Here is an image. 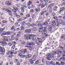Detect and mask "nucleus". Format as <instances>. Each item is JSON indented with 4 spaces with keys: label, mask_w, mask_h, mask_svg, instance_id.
I'll use <instances>...</instances> for the list:
<instances>
[{
    "label": "nucleus",
    "mask_w": 65,
    "mask_h": 65,
    "mask_svg": "<svg viewBox=\"0 0 65 65\" xmlns=\"http://www.w3.org/2000/svg\"><path fill=\"white\" fill-rule=\"evenodd\" d=\"M65 8L64 7H63L62 8H60L59 10V13H61L62 11H63L65 10Z\"/></svg>",
    "instance_id": "obj_10"
},
{
    "label": "nucleus",
    "mask_w": 65,
    "mask_h": 65,
    "mask_svg": "<svg viewBox=\"0 0 65 65\" xmlns=\"http://www.w3.org/2000/svg\"><path fill=\"white\" fill-rule=\"evenodd\" d=\"M8 44L9 46H11L12 45V43H9Z\"/></svg>",
    "instance_id": "obj_57"
},
{
    "label": "nucleus",
    "mask_w": 65,
    "mask_h": 65,
    "mask_svg": "<svg viewBox=\"0 0 65 65\" xmlns=\"http://www.w3.org/2000/svg\"><path fill=\"white\" fill-rule=\"evenodd\" d=\"M29 62H30V63H31V64H33L34 63V61H35L33 60H31V59L29 60Z\"/></svg>",
    "instance_id": "obj_27"
},
{
    "label": "nucleus",
    "mask_w": 65,
    "mask_h": 65,
    "mask_svg": "<svg viewBox=\"0 0 65 65\" xmlns=\"http://www.w3.org/2000/svg\"><path fill=\"white\" fill-rule=\"evenodd\" d=\"M43 25H47L46 26H48V24H47V23H46V22L45 23H44L42 24Z\"/></svg>",
    "instance_id": "obj_41"
},
{
    "label": "nucleus",
    "mask_w": 65,
    "mask_h": 65,
    "mask_svg": "<svg viewBox=\"0 0 65 65\" xmlns=\"http://www.w3.org/2000/svg\"><path fill=\"white\" fill-rule=\"evenodd\" d=\"M56 64L57 65H61V64L59 63V62H56Z\"/></svg>",
    "instance_id": "obj_47"
},
{
    "label": "nucleus",
    "mask_w": 65,
    "mask_h": 65,
    "mask_svg": "<svg viewBox=\"0 0 65 65\" xmlns=\"http://www.w3.org/2000/svg\"><path fill=\"white\" fill-rule=\"evenodd\" d=\"M45 5H46V4H45V5L44 4H42V5H41V8H43V7H45Z\"/></svg>",
    "instance_id": "obj_32"
},
{
    "label": "nucleus",
    "mask_w": 65,
    "mask_h": 65,
    "mask_svg": "<svg viewBox=\"0 0 65 65\" xmlns=\"http://www.w3.org/2000/svg\"><path fill=\"white\" fill-rule=\"evenodd\" d=\"M0 34H1V36H3V35H4V34H3V31H1L0 32Z\"/></svg>",
    "instance_id": "obj_42"
},
{
    "label": "nucleus",
    "mask_w": 65,
    "mask_h": 65,
    "mask_svg": "<svg viewBox=\"0 0 65 65\" xmlns=\"http://www.w3.org/2000/svg\"><path fill=\"white\" fill-rule=\"evenodd\" d=\"M15 45H14L13 46H12V48H13V49H14V48H15Z\"/></svg>",
    "instance_id": "obj_64"
},
{
    "label": "nucleus",
    "mask_w": 65,
    "mask_h": 65,
    "mask_svg": "<svg viewBox=\"0 0 65 65\" xmlns=\"http://www.w3.org/2000/svg\"><path fill=\"white\" fill-rule=\"evenodd\" d=\"M3 38L4 39H5V40H6V39H7V37L5 36H2Z\"/></svg>",
    "instance_id": "obj_33"
},
{
    "label": "nucleus",
    "mask_w": 65,
    "mask_h": 65,
    "mask_svg": "<svg viewBox=\"0 0 65 65\" xmlns=\"http://www.w3.org/2000/svg\"><path fill=\"white\" fill-rule=\"evenodd\" d=\"M65 38V35H63L61 37V39H64V38Z\"/></svg>",
    "instance_id": "obj_43"
},
{
    "label": "nucleus",
    "mask_w": 65,
    "mask_h": 65,
    "mask_svg": "<svg viewBox=\"0 0 65 65\" xmlns=\"http://www.w3.org/2000/svg\"><path fill=\"white\" fill-rule=\"evenodd\" d=\"M41 38H44V36H43L42 35H41Z\"/></svg>",
    "instance_id": "obj_63"
},
{
    "label": "nucleus",
    "mask_w": 65,
    "mask_h": 65,
    "mask_svg": "<svg viewBox=\"0 0 65 65\" xmlns=\"http://www.w3.org/2000/svg\"><path fill=\"white\" fill-rule=\"evenodd\" d=\"M47 12V11L45 10L44 11H43L42 12H41V13L40 14L41 15H43L44 13H46Z\"/></svg>",
    "instance_id": "obj_19"
},
{
    "label": "nucleus",
    "mask_w": 65,
    "mask_h": 65,
    "mask_svg": "<svg viewBox=\"0 0 65 65\" xmlns=\"http://www.w3.org/2000/svg\"><path fill=\"white\" fill-rule=\"evenodd\" d=\"M5 29V28H0V31H4Z\"/></svg>",
    "instance_id": "obj_35"
},
{
    "label": "nucleus",
    "mask_w": 65,
    "mask_h": 65,
    "mask_svg": "<svg viewBox=\"0 0 65 65\" xmlns=\"http://www.w3.org/2000/svg\"><path fill=\"white\" fill-rule=\"evenodd\" d=\"M49 14H50V13L49 12H48L45 14V15H46V16H48V15H49Z\"/></svg>",
    "instance_id": "obj_59"
},
{
    "label": "nucleus",
    "mask_w": 65,
    "mask_h": 65,
    "mask_svg": "<svg viewBox=\"0 0 65 65\" xmlns=\"http://www.w3.org/2000/svg\"><path fill=\"white\" fill-rule=\"evenodd\" d=\"M18 8L16 7H15L14 8V9L12 10L13 11H14V12H16L17 11V10H18Z\"/></svg>",
    "instance_id": "obj_15"
},
{
    "label": "nucleus",
    "mask_w": 65,
    "mask_h": 65,
    "mask_svg": "<svg viewBox=\"0 0 65 65\" xmlns=\"http://www.w3.org/2000/svg\"><path fill=\"white\" fill-rule=\"evenodd\" d=\"M30 34H27L24 35V38L26 39H31V38L30 37Z\"/></svg>",
    "instance_id": "obj_3"
},
{
    "label": "nucleus",
    "mask_w": 65,
    "mask_h": 65,
    "mask_svg": "<svg viewBox=\"0 0 65 65\" xmlns=\"http://www.w3.org/2000/svg\"><path fill=\"white\" fill-rule=\"evenodd\" d=\"M15 61H16V62H17L18 63V64H19L18 65H20V63L19 62V61H18V60H17V59H15Z\"/></svg>",
    "instance_id": "obj_46"
},
{
    "label": "nucleus",
    "mask_w": 65,
    "mask_h": 65,
    "mask_svg": "<svg viewBox=\"0 0 65 65\" xmlns=\"http://www.w3.org/2000/svg\"><path fill=\"white\" fill-rule=\"evenodd\" d=\"M27 26H28L29 27H31V24L29 23H27Z\"/></svg>",
    "instance_id": "obj_40"
},
{
    "label": "nucleus",
    "mask_w": 65,
    "mask_h": 65,
    "mask_svg": "<svg viewBox=\"0 0 65 65\" xmlns=\"http://www.w3.org/2000/svg\"><path fill=\"white\" fill-rule=\"evenodd\" d=\"M52 53L54 54V55H56L57 54V58H59L60 57H61V54L59 53V51H53Z\"/></svg>",
    "instance_id": "obj_2"
},
{
    "label": "nucleus",
    "mask_w": 65,
    "mask_h": 65,
    "mask_svg": "<svg viewBox=\"0 0 65 65\" xmlns=\"http://www.w3.org/2000/svg\"><path fill=\"white\" fill-rule=\"evenodd\" d=\"M21 44H26V43L25 42L23 41L21 42Z\"/></svg>",
    "instance_id": "obj_54"
},
{
    "label": "nucleus",
    "mask_w": 65,
    "mask_h": 65,
    "mask_svg": "<svg viewBox=\"0 0 65 65\" xmlns=\"http://www.w3.org/2000/svg\"><path fill=\"white\" fill-rule=\"evenodd\" d=\"M32 31H35V32L37 30V28L36 27H33L32 29Z\"/></svg>",
    "instance_id": "obj_20"
},
{
    "label": "nucleus",
    "mask_w": 65,
    "mask_h": 65,
    "mask_svg": "<svg viewBox=\"0 0 65 65\" xmlns=\"http://www.w3.org/2000/svg\"><path fill=\"white\" fill-rule=\"evenodd\" d=\"M31 57H32V55L30 54H29L27 56V58H30Z\"/></svg>",
    "instance_id": "obj_36"
},
{
    "label": "nucleus",
    "mask_w": 65,
    "mask_h": 65,
    "mask_svg": "<svg viewBox=\"0 0 65 65\" xmlns=\"http://www.w3.org/2000/svg\"><path fill=\"white\" fill-rule=\"evenodd\" d=\"M24 29H25V27H23V26H22L21 27V30H24Z\"/></svg>",
    "instance_id": "obj_37"
},
{
    "label": "nucleus",
    "mask_w": 65,
    "mask_h": 65,
    "mask_svg": "<svg viewBox=\"0 0 65 65\" xmlns=\"http://www.w3.org/2000/svg\"><path fill=\"white\" fill-rule=\"evenodd\" d=\"M38 62H39V61H38V60H37V61H36L35 63V64L36 65V64H38L39 63H38Z\"/></svg>",
    "instance_id": "obj_49"
},
{
    "label": "nucleus",
    "mask_w": 65,
    "mask_h": 65,
    "mask_svg": "<svg viewBox=\"0 0 65 65\" xmlns=\"http://www.w3.org/2000/svg\"><path fill=\"white\" fill-rule=\"evenodd\" d=\"M27 50L26 49L22 50L20 51V52L22 53H23V54H25L26 53H27Z\"/></svg>",
    "instance_id": "obj_9"
},
{
    "label": "nucleus",
    "mask_w": 65,
    "mask_h": 65,
    "mask_svg": "<svg viewBox=\"0 0 65 65\" xmlns=\"http://www.w3.org/2000/svg\"><path fill=\"white\" fill-rule=\"evenodd\" d=\"M2 23H7V21H6V20H3V21H2Z\"/></svg>",
    "instance_id": "obj_38"
},
{
    "label": "nucleus",
    "mask_w": 65,
    "mask_h": 65,
    "mask_svg": "<svg viewBox=\"0 0 65 65\" xmlns=\"http://www.w3.org/2000/svg\"><path fill=\"white\" fill-rule=\"evenodd\" d=\"M12 32H7L5 33V35H10L11 34H12Z\"/></svg>",
    "instance_id": "obj_21"
},
{
    "label": "nucleus",
    "mask_w": 65,
    "mask_h": 65,
    "mask_svg": "<svg viewBox=\"0 0 65 65\" xmlns=\"http://www.w3.org/2000/svg\"><path fill=\"white\" fill-rule=\"evenodd\" d=\"M32 2L31 1H29L28 2L27 4L28 6H30L31 5V4H32Z\"/></svg>",
    "instance_id": "obj_23"
},
{
    "label": "nucleus",
    "mask_w": 65,
    "mask_h": 65,
    "mask_svg": "<svg viewBox=\"0 0 65 65\" xmlns=\"http://www.w3.org/2000/svg\"><path fill=\"white\" fill-rule=\"evenodd\" d=\"M43 27H42L41 28H39L38 29V31L39 32H42L43 31Z\"/></svg>",
    "instance_id": "obj_14"
},
{
    "label": "nucleus",
    "mask_w": 65,
    "mask_h": 65,
    "mask_svg": "<svg viewBox=\"0 0 65 65\" xmlns=\"http://www.w3.org/2000/svg\"><path fill=\"white\" fill-rule=\"evenodd\" d=\"M57 8H58V7L57 6H56L54 7L53 10H54V11H57Z\"/></svg>",
    "instance_id": "obj_26"
},
{
    "label": "nucleus",
    "mask_w": 65,
    "mask_h": 65,
    "mask_svg": "<svg viewBox=\"0 0 65 65\" xmlns=\"http://www.w3.org/2000/svg\"><path fill=\"white\" fill-rule=\"evenodd\" d=\"M53 19H54L55 20H56V21H58V17H53Z\"/></svg>",
    "instance_id": "obj_31"
},
{
    "label": "nucleus",
    "mask_w": 65,
    "mask_h": 65,
    "mask_svg": "<svg viewBox=\"0 0 65 65\" xmlns=\"http://www.w3.org/2000/svg\"><path fill=\"white\" fill-rule=\"evenodd\" d=\"M26 17H30V15L29 14H27L25 15Z\"/></svg>",
    "instance_id": "obj_50"
},
{
    "label": "nucleus",
    "mask_w": 65,
    "mask_h": 65,
    "mask_svg": "<svg viewBox=\"0 0 65 65\" xmlns=\"http://www.w3.org/2000/svg\"><path fill=\"white\" fill-rule=\"evenodd\" d=\"M35 2L36 3L38 4L39 3V1L37 0H36L35 1Z\"/></svg>",
    "instance_id": "obj_48"
},
{
    "label": "nucleus",
    "mask_w": 65,
    "mask_h": 65,
    "mask_svg": "<svg viewBox=\"0 0 65 65\" xmlns=\"http://www.w3.org/2000/svg\"><path fill=\"white\" fill-rule=\"evenodd\" d=\"M15 52H16V54H17V51H15ZM13 54H15V53H14V52H12V51H11L10 52V54H11V55H13Z\"/></svg>",
    "instance_id": "obj_34"
},
{
    "label": "nucleus",
    "mask_w": 65,
    "mask_h": 65,
    "mask_svg": "<svg viewBox=\"0 0 65 65\" xmlns=\"http://www.w3.org/2000/svg\"><path fill=\"white\" fill-rule=\"evenodd\" d=\"M5 4L8 6H10L11 5V2H9L8 1H7V3H5Z\"/></svg>",
    "instance_id": "obj_16"
},
{
    "label": "nucleus",
    "mask_w": 65,
    "mask_h": 65,
    "mask_svg": "<svg viewBox=\"0 0 65 65\" xmlns=\"http://www.w3.org/2000/svg\"><path fill=\"white\" fill-rule=\"evenodd\" d=\"M0 48H1L0 49V51L2 54H5V49L3 48V47H0Z\"/></svg>",
    "instance_id": "obj_8"
},
{
    "label": "nucleus",
    "mask_w": 65,
    "mask_h": 65,
    "mask_svg": "<svg viewBox=\"0 0 65 65\" xmlns=\"http://www.w3.org/2000/svg\"><path fill=\"white\" fill-rule=\"evenodd\" d=\"M16 17L17 18H21V17H20V15H16Z\"/></svg>",
    "instance_id": "obj_45"
},
{
    "label": "nucleus",
    "mask_w": 65,
    "mask_h": 65,
    "mask_svg": "<svg viewBox=\"0 0 65 65\" xmlns=\"http://www.w3.org/2000/svg\"><path fill=\"white\" fill-rule=\"evenodd\" d=\"M30 37H31V39H32V40L34 41L35 39L34 38L36 37V35H34L30 34Z\"/></svg>",
    "instance_id": "obj_5"
},
{
    "label": "nucleus",
    "mask_w": 65,
    "mask_h": 65,
    "mask_svg": "<svg viewBox=\"0 0 65 65\" xmlns=\"http://www.w3.org/2000/svg\"><path fill=\"white\" fill-rule=\"evenodd\" d=\"M42 25H43V24H41V21L38 22V26H39V27H40V26H42Z\"/></svg>",
    "instance_id": "obj_22"
},
{
    "label": "nucleus",
    "mask_w": 65,
    "mask_h": 65,
    "mask_svg": "<svg viewBox=\"0 0 65 65\" xmlns=\"http://www.w3.org/2000/svg\"><path fill=\"white\" fill-rule=\"evenodd\" d=\"M18 55L19 56V57H22V55L21 53H19L18 54Z\"/></svg>",
    "instance_id": "obj_44"
},
{
    "label": "nucleus",
    "mask_w": 65,
    "mask_h": 65,
    "mask_svg": "<svg viewBox=\"0 0 65 65\" xmlns=\"http://www.w3.org/2000/svg\"><path fill=\"white\" fill-rule=\"evenodd\" d=\"M42 61L43 63H45V59L43 58L42 60Z\"/></svg>",
    "instance_id": "obj_28"
},
{
    "label": "nucleus",
    "mask_w": 65,
    "mask_h": 65,
    "mask_svg": "<svg viewBox=\"0 0 65 65\" xmlns=\"http://www.w3.org/2000/svg\"><path fill=\"white\" fill-rule=\"evenodd\" d=\"M51 26H52H52L53 27V28H55V24H52Z\"/></svg>",
    "instance_id": "obj_51"
},
{
    "label": "nucleus",
    "mask_w": 65,
    "mask_h": 65,
    "mask_svg": "<svg viewBox=\"0 0 65 65\" xmlns=\"http://www.w3.org/2000/svg\"><path fill=\"white\" fill-rule=\"evenodd\" d=\"M23 21V19H20L18 20V21L19 22H21V21Z\"/></svg>",
    "instance_id": "obj_55"
},
{
    "label": "nucleus",
    "mask_w": 65,
    "mask_h": 65,
    "mask_svg": "<svg viewBox=\"0 0 65 65\" xmlns=\"http://www.w3.org/2000/svg\"><path fill=\"white\" fill-rule=\"evenodd\" d=\"M21 11L22 12H24V8L23 7H21Z\"/></svg>",
    "instance_id": "obj_25"
},
{
    "label": "nucleus",
    "mask_w": 65,
    "mask_h": 65,
    "mask_svg": "<svg viewBox=\"0 0 65 65\" xmlns=\"http://www.w3.org/2000/svg\"><path fill=\"white\" fill-rule=\"evenodd\" d=\"M60 24H61V25H62V24H64V22L62 20H61L59 21Z\"/></svg>",
    "instance_id": "obj_29"
},
{
    "label": "nucleus",
    "mask_w": 65,
    "mask_h": 65,
    "mask_svg": "<svg viewBox=\"0 0 65 65\" xmlns=\"http://www.w3.org/2000/svg\"><path fill=\"white\" fill-rule=\"evenodd\" d=\"M9 19L12 22H13L14 21V19L12 17H10Z\"/></svg>",
    "instance_id": "obj_17"
},
{
    "label": "nucleus",
    "mask_w": 65,
    "mask_h": 65,
    "mask_svg": "<svg viewBox=\"0 0 65 65\" xmlns=\"http://www.w3.org/2000/svg\"><path fill=\"white\" fill-rule=\"evenodd\" d=\"M31 29H27L25 31V32L26 33H27V34H30V32L31 33Z\"/></svg>",
    "instance_id": "obj_4"
},
{
    "label": "nucleus",
    "mask_w": 65,
    "mask_h": 65,
    "mask_svg": "<svg viewBox=\"0 0 65 65\" xmlns=\"http://www.w3.org/2000/svg\"><path fill=\"white\" fill-rule=\"evenodd\" d=\"M28 45H35V43L33 42H31V43H29V44H28Z\"/></svg>",
    "instance_id": "obj_18"
},
{
    "label": "nucleus",
    "mask_w": 65,
    "mask_h": 65,
    "mask_svg": "<svg viewBox=\"0 0 65 65\" xmlns=\"http://www.w3.org/2000/svg\"><path fill=\"white\" fill-rule=\"evenodd\" d=\"M50 64H51V65H54V63L53 62V61H51Z\"/></svg>",
    "instance_id": "obj_56"
},
{
    "label": "nucleus",
    "mask_w": 65,
    "mask_h": 65,
    "mask_svg": "<svg viewBox=\"0 0 65 65\" xmlns=\"http://www.w3.org/2000/svg\"><path fill=\"white\" fill-rule=\"evenodd\" d=\"M60 48L61 49V50H65V48L63 47L60 46Z\"/></svg>",
    "instance_id": "obj_53"
},
{
    "label": "nucleus",
    "mask_w": 65,
    "mask_h": 65,
    "mask_svg": "<svg viewBox=\"0 0 65 65\" xmlns=\"http://www.w3.org/2000/svg\"><path fill=\"white\" fill-rule=\"evenodd\" d=\"M46 27H44V29L43 30V32H42L43 35H45L46 34V33H47V31H46Z\"/></svg>",
    "instance_id": "obj_6"
},
{
    "label": "nucleus",
    "mask_w": 65,
    "mask_h": 65,
    "mask_svg": "<svg viewBox=\"0 0 65 65\" xmlns=\"http://www.w3.org/2000/svg\"><path fill=\"white\" fill-rule=\"evenodd\" d=\"M52 23L53 24H55V25L56 26H59V25H60V24L58 22H57L53 20L52 22Z\"/></svg>",
    "instance_id": "obj_7"
},
{
    "label": "nucleus",
    "mask_w": 65,
    "mask_h": 65,
    "mask_svg": "<svg viewBox=\"0 0 65 65\" xmlns=\"http://www.w3.org/2000/svg\"><path fill=\"white\" fill-rule=\"evenodd\" d=\"M11 38L13 40H14L15 39V37H14V36L13 35H11Z\"/></svg>",
    "instance_id": "obj_24"
},
{
    "label": "nucleus",
    "mask_w": 65,
    "mask_h": 65,
    "mask_svg": "<svg viewBox=\"0 0 65 65\" xmlns=\"http://www.w3.org/2000/svg\"><path fill=\"white\" fill-rule=\"evenodd\" d=\"M61 60H64V57H63V56H62L61 57Z\"/></svg>",
    "instance_id": "obj_58"
},
{
    "label": "nucleus",
    "mask_w": 65,
    "mask_h": 65,
    "mask_svg": "<svg viewBox=\"0 0 65 65\" xmlns=\"http://www.w3.org/2000/svg\"><path fill=\"white\" fill-rule=\"evenodd\" d=\"M48 30L49 31H50V32H51L53 31V28L51 25L49 26V28L48 29Z\"/></svg>",
    "instance_id": "obj_13"
},
{
    "label": "nucleus",
    "mask_w": 65,
    "mask_h": 65,
    "mask_svg": "<svg viewBox=\"0 0 65 65\" xmlns=\"http://www.w3.org/2000/svg\"><path fill=\"white\" fill-rule=\"evenodd\" d=\"M6 11H7V12H10V10H9L6 9Z\"/></svg>",
    "instance_id": "obj_52"
},
{
    "label": "nucleus",
    "mask_w": 65,
    "mask_h": 65,
    "mask_svg": "<svg viewBox=\"0 0 65 65\" xmlns=\"http://www.w3.org/2000/svg\"><path fill=\"white\" fill-rule=\"evenodd\" d=\"M59 53H60V54H61H61H62V51H59Z\"/></svg>",
    "instance_id": "obj_61"
},
{
    "label": "nucleus",
    "mask_w": 65,
    "mask_h": 65,
    "mask_svg": "<svg viewBox=\"0 0 65 65\" xmlns=\"http://www.w3.org/2000/svg\"><path fill=\"white\" fill-rule=\"evenodd\" d=\"M35 9L36 12L37 13H38V12L40 11V8H35Z\"/></svg>",
    "instance_id": "obj_11"
},
{
    "label": "nucleus",
    "mask_w": 65,
    "mask_h": 65,
    "mask_svg": "<svg viewBox=\"0 0 65 65\" xmlns=\"http://www.w3.org/2000/svg\"><path fill=\"white\" fill-rule=\"evenodd\" d=\"M3 45H6L7 44V43H6V42H5L3 41Z\"/></svg>",
    "instance_id": "obj_39"
},
{
    "label": "nucleus",
    "mask_w": 65,
    "mask_h": 65,
    "mask_svg": "<svg viewBox=\"0 0 65 65\" xmlns=\"http://www.w3.org/2000/svg\"><path fill=\"white\" fill-rule=\"evenodd\" d=\"M47 57L46 58L48 60H51V59H52L53 61H55V57H54V55L52 53H49L46 55Z\"/></svg>",
    "instance_id": "obj_1"
},
{
    "label": "nucleus",
    "mask_w": 65,
    "mask_h": 65,
    "mask_svg": "<svg viewBox=\"0 0 65 65\" xmlns=\"http://www.w3.org/2000/svg\"><path fill=\"white\" fill-rule=\"evenodd\" d=\"M17 36L18 37H20V36L21 35L20 34H17Z\"/></svg>",
    "instance_id": "obj_62"
},
{
    "label": "nucleus",
    "mask_w": 65,
    "mask_h": 65,
    "mask_svg": "<svg viewBox=\"0 0 65 65\" xmlns=\"http://www.w3.org/2000/svg\"><path fill=\"white\" fill-rule=\"evenodd\" d=\"M37 57V56L35 55L32 57V58L31 59V60H33V61H35L36 60Z\"/></svg>",
    "instance_id": "obj_12"
},
{
    "label": "nucleus",
    "mask_w": 65,
    "mask_h": 65,
    "mask_svg": "<svg viewBox=\"0 0 65 65\" xmlns=\"http://www.w3.org/2000/svg\"><path fill=\"white\" fill-rule=\"evenodd\" d=\"M46 63L47 65H50V62L49 61H46Z\"/></svg>",
    "instance_id": "obj_30"
},
{
    "label": "nucleus",
    "mask_w": 65,
    "mask_h": 65,
    "mask_svg": "<svg viewBox=\"0 0 65 65\" xmlns=\"http://www.w3.org/2000/svg\"><path fill=\"white\" fill-rule=\"evenodd\" d=\"M32 19H34V18H35V14H34L32 15Z\"/></svg>",
    "instance_id": "obj_60"
}]
</instances>
